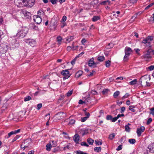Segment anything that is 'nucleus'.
I'll use <instances>...</instances> for the list:
<instances>
[{
	"label": "nucleus",
	"instance_id": "obj_1",
	"mask_svg": "<svg viewBox=\"0 0 154 154\" xmlns=\"http://www.w3.org/2000/svg\"><path fill=\"white\" fill-rule=\"evenodd\" d=\"M28 31L29 29L27 27L22 26L21 29L18 30V32L16 34V37L17 38H23L26 36Z\"/></svg>",
	"mask_w": 154,
	"mask_h": 154
},
{
	"label": "nucleus",
	"instance_id": "obj_2",
	"mask_svg": "<svg viewBox=\"0 0 154 154\" xmlns=\"http://www.w3.org/2000/svg\"><path fill=\"white\" fill-rule=\"evenodd\" d=\"M70 69L62 70L61 72V74L64 76L63 78V80L68 79L71 76V75L69 71Z\"/></svg>",
	"mask_w": 154,
	"mask_h": 154
},
{
	"label": "nucleus",
	"instance_id": "obj_3",
	"mask_svg": "<svg viewBox=\"0 0 154 154\" xmlns=\"http://www.w3.org/2000/svg\"><path fill=\"white\" fill-rule=\"evenodd\" d=\"M146 152L147 154H154V143L149 145L146 149Z\"/></svg>",
	"mask_w": 154,
	"mask_h": 154
},
{
	"label": "nucleus",
	"instance_id": "obj_4",
	"mask_svg": "<svg viewBox=\"0 0 154 154\" xmlns=\"http://www.w3.org/2000/svg\"><path fill=\"white\" fill-rule=\"evenodd\" d=\"M14 2L16 4L22 5L26 6L28 5V2L26 0H14Z\"/></svg>",
	"mask_w": 154,
	"mask_h": 154
},
{
	"label": "nucleus",
	"instance_id": "obj_5",
	"mask_svg": "<svg viewBox=\"0 0 154 154\" xmlns=\"http://www.w3.org/2000/svg\"><path fill=\"white\" fill-rule=\"evenodd\" d=\"M25 42L27 43L30 46L32 47H34L36 44L35 41L32 39H28L25 40Z\"/></svg>",
	"mask_w": 154,
	"mask_h": 154
},
{
	"label": "nucleus",
	"instance_id": "obj_6",
	"mask_svg": "<svg viewBox=\"0 0 154 154\" xmlns=\"http://www.w3.org/2000/svg\"><path fill=\"white\" fill-rule=\"evenodd\" d=\"M33 20L34 22L37 24H40L42 22L41 18L38 16H35L34 17Z\"/></svg>",
	"mask_w": 154,
	"mask_h": 154
},
{
	"label": "nucleus",
	"instance_id": "obj_7",
	"mask_svg": "<svg viewBox=\"0 0 154 154\" xmlns=\"http://www.w3.org/2000/svg\"><path fill=\"white\" fill-rule=\"evenodd\" d=\"M94 59L93 58H91L89 60L88 62V65L90 67L93 66L94 68L96 67V63L94 61Z\"/></svg>",
	"mask_w": 154,
	"mask_h": 154
},
{
	"label": "nucleus",
	"instance_id": "obj_8",
	"mask_svg": "<svg viewBox=\"0 0 154 154\" xmlns=\"http://www.w3.org/2000/svg\"><path fill=\"white\" fill-rule=\"evenodd\" d=\"M145 129V127L143 126L137 128L136 132L138 137H139L141 135L142 133L144 131Z\"/></svg>",
	"mask_w": 154,
	"mask_h": 154
},
{
	"label": "nucleus",
	"instance_id": "obj_9",
	"mask_svg": "<svg viewBox=\"0 0 154 154\" xmlns=\"http://www.w3.org/2000/svg\"><path fill=\"white\" fill-rule=\"evenodd\" d=\"M151 51L149 50H148L146 52H145L144 55L142 57L143 58L149 59L151 58L150 53Z\"/></svg>",
	"mask_w": 154,
	"mask_h": 154
},
{
	"label": "nucleus",
	"instance_id": "obj_10",
	"mask_svg": "<svg viewBox=\"0 0 154 154\" xmlns=\"http://www.w3.org/2000/svg\"><path fill=\"white\" fill-rule=\"evenodd\" d=\"M56 115L58 116L57 118L59 119H62L66 116V114L63 112H60L56 114Z\"/></svg>",
	"mask_w": 154,
	"mask_h": 154
},
{
	"label": "nucleus",
	"instance_id": "obj_11",
	"mask_svg": "<svg viewBox=\"0 0 154 154\" xmlns=\"http://www.w3.org/2000/svg\"><path fill=\"white\" fill-rule=\"evenodd\" d=\"M80 137L79 135L77 134H75L73 136V140L77 144L79 143V140Z\"/></svg>",
	"mask_w": 154,
	"mask_h": 154
},
{
	"label": "nucleus",
	"instance_id": "obj_12",
	"mask_svg": "<svg viewBox=\"0 0 154 154\" xmlns=\"http://www.w3.org/2000/svg\"><path fill=\"white\" fill-rule=\"evenodd\" d=\"M115 117L113 118L112 116L111 115H107L106 119L107 120H109L112 122H115L116 120V119H115Z\"/></svg>",
	"mask_w": 154,
	"mask_h": 154
},
{
	"label": "nucleus",
	"instance_id": "obj_13",
	"mask_svg": "<svg viewBox=\"0 0 154 154\" xmlns=\"http://www.w3.org/2000/svg\"><path fill=\"white\" fill-rule=\"evenodd\" d=\"M132 52L131 48L128 47H126L125 49V54L127 55L128 56H129L131 52Z\"/></svg>",
	"mask_w": 154,
	"mask_h": 154
},
{
	"label": "nucleus",
	"instance_id": "obj_14",
	"mask_svg": "<svg viewBox=\"0 0 154 154\" xmlns=\"http://www.w3.org/2000/svg\"><path fill=\"white\" fill-rule=\"evenodd\" d=\"M12 42H13V43L12 44L11 47L13 48L17 49L19 46L18 42L15 39L13 40Z\"/></svg>",
	"mask_w": 154,
	"mask_h": 154
},
{
	"label": "nucleus",
	"instance_id": "obj_15",
	"mask_svg": "<svg viewBox=\"0 0 154 154\" xmlns=\"http://www.w3.org/2000/svg\"><path fill=\"white\" fill-rule=\"evenodd\" d=\"M88 129L85 128H82L80 130L79 132L80 134H82L83 136L85 134H86L88 133Z\"/></svg>",
	"mask_w": 154,
	"mask_h": 154
},
{
	"label": "nucleus",
	"instance_id": "obj_16",
	"mask_svg": "<svg viewBox=\"0 0 154 154\" xmlns=\"http://www.w3.org/2000/svg\"><path fill=\"white\" fill-rule=\"evenodd\" d=\"M23 14L24 15V17H26V18L28 19H29L31 18V14L28 11H24L23 12Z\"/></svg>",
	"mask_w": 154,
	"mask_h": 154
},
{
	"label": "nucleus",
	"instance_id": "obj_17",
	"mask_svg": "<svg viewBox=\"0 0 154 154\" xmlns=\"http://www.w3.org/2000/svg\"><path fill=\"white\" fill-rule=\"evenodd\" d=\"M142 43H144L145 45L146 46H148L150 47L151 46V43L149 42L148 41V40H147L146 38H144L143 39L142 41Z\"/></svg>",
	"mask_w": 154,
	"mask_h": 154
},
{
	"label": "nucleus",
	"instance_id": "obj_18",
	"mask_svg": "<svg viewBox=\"0 0 154 154\" xmlns=\"http://www.w3.org/2000/svg\"><path fill=\"white\" fill-rule=\"evenodd\" d=\"M98 3V0H93L90 2V5L92 6L93 7H96V5Z\"/></svg>",
	"mask_w": 154,
	"mask_h": 154
},
{
	"label": "nucleus",
	"instance_id": "obj_19",
	"mask_svg": "<svg viewBox=\"0 0 154 154\" xmlns=\"http://www.w3.org/2000/svg\"><path fill=\"white\" fill-rule=\"evenodd\" d=\"M110 2L109 0L104 1L101 2H100V3H99V4L98 5L99 6L100 5H106L107 4H110Z\"/></svg>",
	"mask_w": 154,
	"mask_h": 154
},
{
	"label": "nucleus",
	"instance_id": "obj_20",
	"mask_svg": "<svg viewBox=\"0 0 154 154\" xmlns=\"http://www.w3.org/2000/svg\"><path fill=\"white\" fill-rule=\"evenodd\" d=\"M50 2L52 4L54 5L56 4L57 1H59L60 3H62L65 1V0H50Z\"/></svg>",
	"mask_w": 154,
	"mask_h": 154
},
{
	"label": "nucleus",
	"instance_id": "obj_21",
	"mask_svg": "<svg viewBox=\"0 0 154 154\" xmlns=\"http://www.w3.org/2000/svg\"><path fill=\"white\" fill-rule=\"evenodd\" d=\"M46 149L48 151H50L52 147L51 142H49L48 143L46 146Z\"/></svg>",
	"mask_w": 154,
	"mask_h": 154
},
{
	"label": "nucleus",
	"instance_id": "obj_22",
	"mask_svg": "<svg viewBox=\"0 0 154 154\" xmlns=\"http://www.w3.org/2000/svg\"><path fill=\"white\" fill-rule=\"evenodd\" d=\"M74 37L73 36H69L67 37L66 38V42H69L72 41L74 39Z\"/></svg>",
	"mask_w": 154,
	"mask_h": 154
},
{
	"label": "nucleus",
	"instance_id": "obj_23",
	"mask_svg": "<svg viewBox=\"0 0 154 154\" xmlns=\"http://www.w3.org/2000/svg\"><path fill=\"white\" fill-rule=\"evenodd\" d=\"M87 142L90 145H92L94 142V140L91 138H88L87 140Z\"/></svg>",
	"mask_w": 154,
	"mask_h": 154
},
{
	"label": "nucleus",
	"instance_id": "obj_24",
	"mask_svg": "<svg viewBox=\"0 0 154 154\" xmlns=\"http://www.w3.org/2000/svg\"><path fill=\"white\" fill-rule=\"evenodd\" d=\"M35 0H30L28 2V5H29L30 6H32L35 4Z\"/></svg>",
	"mask_w": 154,
	"mask_h": 154
},
{
	"label": "nucleus",
	"instance_id": "obj_25",
	"mask_svg": "<svg viewBox=\"0 0 154 154\" xmlns=\"http://www.w3.org/2000/svg\"><path fill=\"white\" fill-rule=\"evenodd\" d=\"M83 71L82 70H79L76 73V76L77 78H79L80 77L82 74Z\"/></svg>",
	"mask_w": 154,
	"mask_h": 154
},
{
	"label": "nucleus",
	"instance_id": "obj_26",
	"mask_svg": "<svg viewBox=\"0 0 154 154\" xmlns=\"http://www.w3.org/2000/svg\"><path fill=\"white\" fill-rule=\"evenodd\" d=\"M31 138H27L24 140V144H26L28 146V144L31 142Z\"/></svg>",
	"mask_w": 154,
	"mask_h": 154
},
{
	"label": "nucleus",
	"instance_id": "obj_27",
	"mask_svg": "<svg viewBox=\"0 0 154 154\" xmlns=\"http://www.w3.org/2000/svg\"><path fill=\"white\" fill-rule=\"evenodd\" d=\"M100 19L99 16H94L92 18V20L93 22H96Z\"/></svg>",
	"mask_w": 154,
	"mask_h": 154
},
{
	"label": "nucleus",
	"instance_id": "obj_28",
	"mask_svg": "<svg viewBox=\"0 0 154 154\" xmlns=\"http://www.w3.org/2000/svg\"><path fill=\"white\" fill-rule=\"evenodd\" d=\"M120 92L119 91H117L115 92L113 94V96L114 98H116L119 95Z\"/></svg>",
	"mask_w": 154,
	"mask_h": 154
},
{
	"label": "nucleus",
	"instance_id": "obj_29",
	"mask_svg": "<svg viewBox=\"0 0 154 154\" xmlns=\"http://www.w3.org/2000/svg\"><path fill=\"white\" fill-rule=\"evenodd\" d=\"M100 140V141H99L97 140H95V143L96 145H101L102 144V140Z\"/></svg>",
	"mask_w": 154,
	"mask_h": 154
},
{
	"label": "nucleus",
	"instance_id": "obj_30",
	"mask_svg": "<svg viewBox=\"0 0 154 154\" xmlns=\"http://www.w3.org/2000/svg\"><path fill=\"white\" fill-rule=\"evenodd\" d=\"M105 60V57L103 56H100L98 57L97 60L100 62H102Z\"/></svg>",
	"mask_w": 154,
	"mask_h": 154
},
{
	"label": "nucleus",
	"instance_id": "obj_31",
	"mask_svg": "<svg viewBox=\"0 0 154 154\" xmlns=\"http://www.w3.org/2000/svg\"><path fill=\"white\" fill-rule=\"evenodd\" d=\"M136 140L134 139H130L128 140V142L131 144H134L136 143Z\"/></svg>",
	"mask_w": 154,
	"mask_h": 154
},
{
	"label": "nucleus",
	"instance_id": "obj_32",
	"mask_svg": "<svg viewBox=\"0 0 154 154\" xmlns=\"http://www.w3.org/2000/svg\"><path fill=\"white\" fill-rule=\"evenodd\" d=\"M109 91V90L105 88L103 89L102 91V93L103 95L107 94Z\"/></svg>",
	"mask_w": 154,
	"mask_h": 154
},
{
	"label": "nucleus",
	"instance_id": "obj_33",
	"mask_svg": "<svg viewBox=\"0 0 154 154\" xmlns=\"http://www.w3.org/2000/svg\"><path fill=\"white\" fill-rule=\"evenodd\" d=\"M101 150V148L100 147H95L94 148V151L97 152H99Z\"/></svg>",
	"mask_w": 154,
	"mask_h": 154
},
{
	"label": "nucleus",
	"instance_id": "obj_34",
	"mask_svg": "<svg viewBox=\"0 0 154 154\" xmlns=\"http://www.w3.org/2000/svg\"><path fill=\"white\" fill-rule=\"evenodd\" d=\"M116 136L115 133H112L110 134L109 135V138L111 140H112Z\"/></svg>",
	"mask_w": 154,
	"mask_h": 154
},
{
	"label": "nucleus",
	"instance_id": "obj_35",
	"mask_svg": "<svg viewBox=\"0 0 154 154\" xmlns=\"http://www.w3.org/2000/svg\"><path fill=\"white\" fill-rule=\"evenodd\" d=\"M135 108V107L134 106L131 105L129 107L128 109L130 110H131V111L132 112H134L135 111V109H134Z\"/></svg>",
	"mask_w": 154,
	"mask_h": 154
},
{
	"label": "nucleus",
	"instance_id": "obj_36",
	"mask_svg": "<svg viewBox=\"0 0 154 154\" xmlns=\"http://www.w3.org/2000/svg\"><path fill=\"white\" fill-rule=\"evenodd\" d=\"M137 82V79H134L133 81H131L129 82V84L131 85H134L136 84V83Z\"/></svg>",
	"mask_w": 154,
	"mask_h": 154
},
{
	"label": "nucleus",
	"instance_id": "obj_37",
	"mask_svg": "<svg viewBox=\"0 0 154 154\" xmlns=\"http://www.w3.org/2000/svg\"><path fill=\"white\" fill-rule=\"evenodd\" d=\"M57 39L58 44H60L62 40V37L60 36H58L57 37Z\"/></svg>",
	"mask_w": 154,
	"mask_h": 154
},
{
	"label": "nucleus",
	"instance_id": "obj_38",
	"mask_svg": "<svg viewBox=\"0 0 154 154\" xmlns=\"http://www.w3.org/2000/svg\"><path fill=\"white\" fill-rule=\"evenodd\" d=\"M30 27L32 29H36L37 27L34 24H31L30 25Z\"/></svg>",
	"mask_w": 154,
	"mask_h": 154
},
{
	"label": "nucleus",
	"instance_id": "obj_39",
	"mask_svg": "<svg viewBox=\"0 0 154 154\" xmlns=\"http://www.w3.org/2000/svg\"><path fill=\"white\" fill-rule=\"evenodd\" d=\"M80 144L81 146H85L86 147H88L89 146V145L85 141L82 142Z\"/></svg>",
	"mask_w": 154,
	"mask_h": 154
},
{
	"label": "nucleus",
	"instance_id": "obj_40",
	"mask_svg": "<svg viewBox=\"0 0 154 154\" xmlns=\"http://www.w3.org/2000/svg\"><path fill=\"white\" fill-rule=\"evenodd\" d=\"M111 61L108 60L106 61L105 65L106 67H109L110 65Z\"/></svg>",
	"mask_w": 154,
	"mask_h": 154
},
{
	"label": "nucleus",
	"instance_id": "obj_41",
	"mask_svg": "<svg viewBox=\"0 0 154 154\" xmlns=\"http://www.w3.org/2000/svg\"><path fill=\"white\" fill-rule=\"evenodd\" d=\"M14 134H13V132L12 131L10 133H9L8 136H5V138L7 139H8L9 137H10L12 135Z\"/></svg>",
	"mask_w": 154,
	"mask_h": 154
},
{
	"label": "nucleus",
	"instance_id": "obj_42",
	"mask_svg": "<svg viewBox=\"0 0 154 154\" xmlns=\"http://www.w3.org/2000/svg\"><path fill=\"white\" fill-rule=\"evenodd\" d=\"M125 131L127 132H129L130 131V127L128 125H125Z\"/></svg>",
	"mask_w": 154,
	"mask_h": 154
},
{
	"label": "nucleus",
	"instance_id": "obj_43",
	"mask_svg": "<svg viewBox=\"0 0 154 154\" xmlns=\"http://www.w3.org/2000/svg\"><path fill=\"white\" fill-rule=\"evenodd\" d=\"M147 75H145L143 76H142L140 79L139 82L140 83L141 85H142V79H144V80H145L146 79H147Z\"/></svg>",
	"mask_w": 154,
	"mask_h": 154
},
{
	"label": "nucleus",
	"instance_id": "obj_44",
	"mask_svg": "<svg viewBox=\"0 0 154 154\" xmlns=\"http://www.w3.org/2000/svg\"><path fill=\"white\" fill-rule=\"evenodd\" d=\"M31 97L30 96H28L24 98V101H27L31 100Z\"/></svg>",
	"mask_w": 154,
	"mask_h": 154
},
{
	"label": "nucleus",
	"instance_id": "obj_45",
	"mask_svg": "<svg viewBox=\"0 0 154 154\" xmlns=\"http://www.w3.org/2000/svg\"><path fill=\"white\" fill-rule=\"evenodd\" d=\"M148 41L151 43V42L153 40L152 37L151 36H148L146 38Z\"/></svg>",
	"mask_w": 154,
	"mask_h": 154
},
{
	"label": "nucleus",
	"instance_id": "obj_46",
	"mask_svg": "<svg viewBox=\"0 0 154 154\" xmlns=\"http://www.w3.org/2000/svg\"><path fill=\"white\" fill-rule=\"evenodd\" d=\"M76 154H88L86 152H85L81 150L77 151L76 152Z\"/></svg>",
	"mask_w": 154,
	"mask_h": 154
},
{
	"label": "nucleus",
	"instance_id": "obj_47",
	"mask_svg": "<svg viewBox=\"0 0 154 154\" xmlns=\"http://www.w3.org/2000/svg\"><path fill=\"white\" fill-rule=\"evenodd\" d=\"M5 35L2 31L0 30V40L4 37Z\"/></svg>",
	"mask_w": 154,
	"mask_h": 154
},
{
	"label": "nucleus",
	"instance_id": "obj_48",
	"mask_svg": "<svg viewBox=\"0 0 154 154\" xmlns=\"http://www.w3.org/2000/svg\"><path fill=\"white\" fill-rule=\"evenodd\" d=\"M154 5V2H153V3H151V4H149L147 6H146L145 9V10H147L148 9H149L150 7H151V6H153V5Z\"/></svg>",
	"mask_w": 154,
	"mask_h": 154
},
{
	"label": "nucleus",
	"instance_id": "obj_49",
	"mask_svg": "<svg viewBox=\"0 0 154 154\" xmlns=\"http://www.w3.org/2000/svg\"><path fill=\"white\" fill-rule=\"evenodd\" d=\"M51 142L52 143V146H53V147H55L57 146V143L54 140H51Z\"/></svg>",
	"mask_w": 154,
	"mask_h": 154
},
{
	"label": "nucleus",
	"instance_id": "obj_50",
	"mask_svg": "<svg viewBox=\"0 0 154 154\" xmlns=\"http://www.w3.org/2000/svg\"><path fill=\"white\" fill-rule=\"evenodd\" d=\"M73 92V90H69L66 93V95L67 97H69L71 95Z\"/></svg>",
	"mask_w": 154,
	"mask_h": 154
},
{
	"label": "nucleus",
	"instance_id": "obj_51",
	"mask_svg": "<svg viewBox=\"0 0 154 154\" xmlns=\"http://www.w3.org/2000/svg\"><path fill=\"white\" fill-rule=\"evenodd\" d=\"M125 116V115L123 114H118L117 116L116 117H115V119H116V120H117L119 118H120L121 117H124Z\"/></svg>",
	"mask_w": 154,
	"mask_h": 154
},
{
	"label": "nucleus",
	"instance_id": "obj_52",
	"mask_svg": "<svg viewBox=\"0 0 154 154\" xmlns=\"http://www.w3.org/2000/svg\"><path fill=\"white\" fill-rule=\"evenodd\" d=\"M20 136L19 135H16L13 139L12 142H14L18 138H19Z\"/></svg>",
	"mask_w": 154,
	"mask_h": 154
},
{
	"label": "nucleus",
	"instance_id": "obj_53",
	"mask_svg": "<svg viewBox=\"0 0 154 154\" xmlns=\"http://www.w3.org/2000/svg\"><path fill=\"white\" fill-rule=\"evenodd\" d=\"M129 95V94L128 93H126L125 95L123 96L122 98V100H124L125 98H127Z\"/></svg>",
	"mask_w": 154,
	"mask_h": 154
},
{
	"label": "nucleus",
	"instance_id": "obj_54",
	"mask_svg": "<svg viewBox=\"0 0 154 154\" xmlns=\"http://www.w3.org/2000/svg\"><path fill=\"white\" fill-rule=\"evenodd\" d=\"M75 120L73 119H71L70 121L69 122V124L70 125H73L75 123Z\"/></svg>",
	"mask_w": 154,
	"mask_h": 154
},
{
	"label": "nucleus",
	"instance_id": "obj_55",
	"mask_svg": "<svg viewBox=\"0 0 154 154\" xmlns=\"http://www.w3.org/2000/svg\"><path fill=\"white\" fill-rule=\"evenodd\" d=\"M128 56L127 55H126L125 54V55L124 56V59L123 60L124 61L126 62L128 60V56Z\"/></svg>",
	"mask_w": 154,
	"mask_h": 154
},
{
	"label": "nucleus",
	"instance_id": "obj_56",
	"mask_svg": "<svg viewBox=\"0 0 154 154\" xmlns=\"http://www.w3.org/2000/svg\"><path fill=\"white\" fill-rule=\"evenodd\" d=\"M66 20V17L65 16H63L62 18L60 21L61 22H65Z\"/></svg>",
	"mask_w": 154,
	"mask_h": 154
},
{
	"label": "nucleus",
	"instance_id": "obj_57",
	"mask_svg": "<svg viewBox=\"0 0 154 154\" xmlns=\"http://www.w3.org/2000/svg\"><path fill=\"white\" fill-rule=\"evenodd\" d=\"M87 119L88 118L86 117H82L81 119L80 120L81 122H84L85 121L87 120Z\"/></svg>",
	"mask_w": 154,
	"mask_h": 154
},
{
	"label": "nucleus",
	"instance_id": "obj_58",
	"mask_svg": "<svg viewBox=\"0 0 154 154\" xmlns=\"http://www.w3.org/2000/svg\"><path fill=\"white\" fill-rule=\"evenodd\" d=\"M42 106V103H39L37 105V109L39 110L40 109Z\"/></svg>",
	"mask_w": 154,
	"mask_h": 154
},
{
	"label": "nucleus",
	"instance_id": "obj_59",
	"mask_svg": "<svg viewBox=\"0 0 154 154\" xmlns=\"http://www.w3.org/2000/svg\"><path fill=\"white\" fill-rule=\"evenodd\" d=\"M57 21L56 20H54V22L53 23L52 25L54 26V28H56L57 25Z\"/></svg>",
	"mask_w": 154,
	"mask_h": 154
},
{
	"label": "nucleus",
	"instance_id": "obj_60",
	"mask_svg": "<svg viewBox=\"0 0 154 154\" xmlns=\"http://www.w3.org/2000/svg\"><path fill=\"white\" fill-rule=\"evenodd\" d=\"M150 110L151 111L150 113L154 116V107L151 108Z\"/></svg>",
	"mask_w": 154,
	"mask_h": 154
},
{
	"label": "nucleus",
	"instance_id": "obj_61",
	"mask_svg": "<svg viewBox=\"0 0 154 154\" xmlns=\"http://www.w3.org/2000/svg\"><path fill=\"white\" fill-rule=\"evenodd\" d=\"M125 110V107L123 106L121 108V111L120 112L121 113H123Z\"/></svg>",
	"mask_w": 154,
	"mask_h": 154
},
{
	"label": "nucleus",
	"instance_id": "obj_62",
	"mask_svg": "<svg viewBox=\"0 0 154 154\" xmlns=\"http://www.w3.org/2000/svg\"><path fill=\"white\" fill-rule=\"evenodd\" d=\"M152 119L151 118H149L148 120L146 122L147 125H149L152 121Z\"/></svg>",
	"mask_w": 154,
	"mask_h": 154
},
{
	"label": "nucleus",
	"instance_id": "obj_63",
	"mask_svg": "<svg viewBox=\"0 0 154 154\" xmlns=\"http://www.w3.org/2000/svg\"><path fill=\"white\" fill-rule=\"evenodd\" d=\"M122 145H120L118 146V147L116 148V150L117 151H119L121 150L122 149Z\"/></svg>",
	"mask_w": 154,
	"mask_h": 154
},
{
	"label": "nucleus",
	"instance_id": "obj_64",
	"mask_svg": "<svg viewBox=\"0 0 154 154\" xmlns=\"http://www.w3.org/2000/svg\"><path fill=\"white\" fill-rule=\"evenodd\" d=\"M150 71L153 70L154 69V66L151 65L148 67Z\"/></svg>",
	"mask_w": 154,
	"mask_h": 154
}]
</instances>
